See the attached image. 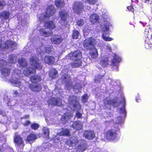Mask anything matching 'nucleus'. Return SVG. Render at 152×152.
I'll use <instances>...</instances> for the list:
<instances>
[{"mask_svg": "<svg viewBox=\"0 0 152 152\" xmlns=\"http://www.w3.org/2000/svg\"><path fill=\"white\" fill-rule=\"evenodd\" d=\"M7 62L3 60H0V67H2L7 65ZM13 72H12L11 77H9L10 74V69L8 68H2L1 70V77L3 78H6L15 86L19 87L21 86V83L18 78L19 75L21 73V71L18 69H13Z\"/></svg>", "mask_w": 152, "mask_h": 152, "instance_id": "f257e3e1", "label": "nucleus"}, {"mask_svg": "<svg viewBox=\"0 0 152 152\" xmlns=\"http://www.w3.org/2000/svg\"><path fill=\"white\" fill-rule=\"evenodd\" d=\"M70 59L74 61L73 63L70 65L72 67H77L81 65L82 61L81 59L82 57L81 52L80 50H77L70 53L69 54Z\"/></svg>", "mask_w": 152, "mask_h": 152, "instance_id": "f03ea898", "label": "nucleus"}, {"mask_svg": "<svg viewBox=\"0 0 152 152\" xmlns=\"http://www.w3.org/2000/svg\"><path fill=\"white\" fill-rule=\"evenodd\" d=\"M67 144L69 146L76 147V145H79L77 146V151L79 152H82L86 149V144L85 141L82 140L79 144V141L77 137L72 138V141H68L67 142Z\"/></svg>", "mask_w": 152, "mask_h": 152, "instance_id": "7ed1b4c3", "label": "nucleus"}, {"mask_svg": "<svg viewBox=\"0 0 152 152\" xmlns=\"http://www.w3.org/2000/svg\"><path fill=\"white\" fill-rule=\"evenodd\" d=\"M56 10L54 6L52 5H50L48 7L45 14L43 13L39 15L37 17L40 22H41L46 19L47 18L53 16Z\"/></svg>", "mask_w": 152, "mask_h": 152, "instance_id": "20e7f679", "label": "nucleus"}, {"mask_svg": "<svg viewBox=\"0 0 152 152\" xmlns=\"http://www.w3.org/2000/svg\"><path fill=\"white\" fill-rule=\"evenodd\" d=\"M109 24L108 22H106V23L104 25L102 26L101 27L103 31L102 37L104 40L106 41H110L113 40V38L108 36V34H109Z\"/></svg>", "mask_w": 152, "mask_h": 152, "instance_id": "39448f33", "label": "nucleus"}, {"mask_svg": "<svg viewBox=\"0 0 152 152\" xmlns=\"http://www.w3.org/2000/svg\"><path fill=\"white\" fill-rule=\"evenodd\" d=\"M96 40L92 37L87 38L84 41V47L88 50H91L94 48V45L96 44Z\"/></svg>", "mask_w": 152, "mask_h": 152, "instance_id": "423d86ee", "label": "nucleus"}, {"mask_svg": "<svg viewBox=\"0 0 152 152\" xmlns=\"http://www.w3.org/2000/svg\"><path fill=\"white\" fill-rule=\"evenodd\" d=\"M69 102L70 104L69 105L71 109L74 110V108L77 110H80L81 107L79 103L77 101L76 97L74 96L70 97L68 98Z\"/></svg>", "mask_w": 152, "mask_h": 152, "instance_id": "0eeeda50", "label": "nucleus"}, {"mask_svg": "<svg viewBox=\"0 0 152 152\" xmlns=\"http://www.w3.org/2000/svg\"><path fill=\"white\" fill-rule=\"evenodd\" d=\"M111 60L112 61V64L113 66L115 65L113 67V69H115V68H116V70L117 71L118 69V67L117 66L115 65L113 62V61H112V59H111L110 58H108L107 57L105 56L102 57L100 61V64L103 67H106L109 64V62Z\"/></svg>", "mask_w": 152, "mask_h": 152, "instance_id": "6e6552de", "label": "nucleus"}, {"mask_svg": "<svg viewBox=\"0 0 152 152\" xmlns=\"http://www.w3.org/2000/svg\"><path fill=\"white\" fill-rule=\"evenodd\" d=\"M84 5L82 2L79 1L75 2L73 5V9L76 13H80L82 10Z\"/></svg>", "mask_w": 152, "mask_h": 152, "instance_id": "1a4fd4ad", "label": "nucleus"}, {"mask_svg": "<svg viewBox=\"0 0 152 152\" xmlns=\"http://www.w3.org/2000/svg\"><path fill=\"white\" fill-rule=\"evenodd\" d=\"M38 59L35 56H32L30 59V63L33 66L38 69H42V66L37 61Z\"/></svg>", "mask_w": 152, "mask_h": 152, "instance_id": "9d476101", "label": "nucleus"}, {"mask_svg": "<svg viewBox=\"0 0 152 152\" xmlns=\"http://www.w3.org/2000/svg\"><path fill=\"white\" fill-rule=\"evenodd\" d=\"M49 105L61 106L62 105L61 100L59 98H51L48 101Z\"/></svg>", "mask_w": 152, "mask_h": 152, "instance_id": "9b49d317", "label": "nucleus"}, {"mask_svg": "<svg viewBox=\"0 0 152 152\" xmlns=\"http://www.w3.org/2000/svg\"><path fill=\"white\" fill-rule=\"evenodd\" d=\"M116 131L114 129L109 130L106 133L105 137L108 140H113L117 136Z\"/></svg>", "mask_w": 152, "mask_h": 152, "instance_id": "f8f14e48", "label": "nucleus"}, {"mask_svg": "<svg viewBox=\"0 0 152 152\" xmlns=\"http://www.w3.org/2000/svg\"><path fill=\"white\" fill-rule=\"evenodd\" d=\"M14 141L16 145L24 146L23 141L21 137L17 133H15L14 138Z\"/></svg>", "mask_w": 152, "mask_h": 152, "instance_id": "ddd939ff", "label": "nucleus"}, {"mask_svg": "<svg viewBox=\"0 0 152 152\" xmlns=\"http://www.w3.org/2000/svg\"><path fill=\"white\" fill-rule=\"evenodd\" d=\"M111 104L115 107H117L119 105V103L115 100H110L109 98H106L104 100V105L106 106L107 105Z\"/></svg>", "mask_w": 152, "mask_h": 152, "instance_id": "4468645a", "label": "nucleus"}, {"mask_svg": "<svg viewBox=\"0 0 152 152\" xmlns=\"http://www.w3.org/2000/svg\"><path fill=\"white\" fill-rule=\"evenodd\" d=\"M59 15L61 20L65 21L69 17V12L65 10H61L59 12Z\"/></svg>", "mask_w": 152, "mask_h": 152, "instance_id": "2eb2a0df", "label": "nucleus"}, {"mask_svg": "<svg viewBox=\"0 0 152 152\" xmlns=\"http://www.w3.org/2000/svg\"><path fill=\"white\" fill-rule=\"evenodd\" d=\"M29 88L32 91L37 92L40 91L42 89L40 85L34 83L29 84Z\"/></svg>", "mask_w": 152, "mask_h": 152, "instance_id": "dca6fc26", "label": "nucleus"}, {"mask_svg": "<svg viewBox=\"0 0 152 152\" xmlns=\"http://www.w3.org/2000/svg\"><path fill=\"white\" fill-rule=\"evenodd\" d=\"M83 136L86 138L91 140L95 137V134L94 132L91 131H85L83 133Z\"/></svg>", "mask_w": 152, "mask_h": 152, "instance_id": "f3484780", "label": "nucleus"}, {"mask_svg": "<svg viewBox=\"0 0 152 152\" xmlns=\"http://www.w3.org/2000/svg\"><path fill=\"white\" fill-rule=\"evenodd\" d=\"M72 117V114L70 113H67L63 115L61 118V122L65 124Z\"/></svg>", "mask_w": 152, "mask_h": 152, "instance_id": "a211bd4d", "label": "nucleus"}, {"mask_svg": "<svg viewBox=\"0 0 152 152\" xmlns=\"http://www.w3.org/2000/svg\"><path fill=\"white\" fill-rule=\"evenodd\" d=\"M35 72V69L33 68H27L26 69H24L23 71V74L28 77L31 76V74H34Z\"/></svg>", "mask_w": 152, "mask_h": 152, "instance_id": "6ab92c4d", "label": "nucleus"}, {"mask_svg": "<svg viewBox=\"0 0 152 152\" xmlns=\"http://www.w3.org/2000/svg\"><path fill=\"white\" fill-rule=\"evenodd\" d=\"M5 48H11L14 49L16 48L17 44L15 42L10 40H7L5 42Z\"/></svg>", "mask_w": 152, "mask_h": 152, "instance_id": "aec40b11", "label": "nucleus"}, {"mask_svg": "<svg viewBox=\"0 0 152 152\" xmlns=\"http://www.w3.org/2000/svg\"><path fill=\"white\" fill-rule=\"evenodd\" d=\"M50 40L53 43L55 44H59L62 41V39L57 35H54L53 36Z\"/></svg>", "mask_w": 152, "mask_h": 152, "instance_id": "412c9836", "label": "nucleus"}, {"mask_svg": "<svg viewBox=\"0 0 152 152\" xmlns=\"http://www.w3.org/2000/svg\"><path fill=\"white\" fill-rule=\"evenodd\" d=\"M44 25L45 27L51 30L55 28L56 27L55 23L51 20L47 21L45 23Z\"/></svg>", "mask_w": 152, "mask_h": 152, "instance_id": "4be33fe9", "label": "nucleus"}, {"mask_svg": "<svg viewBox=\"0 0 152 152\" xmlns=\"http://www.w3.org/2000/svg\"><path fill=\"white\" fill-rule=\"evenodd\" d=\"M90 19L91 23L94 24L99 21V16L96 14H93L90 17Z\"/></svg>", "mask_w": 152, "mask_h": 152, "instance_id": "5701e85b", "label": "nucleus"}, {"mask_svg": "<svg viewBox=\"0 0 152 152\" xmlns=\"http://www.w3.org/2000/svg\"><path fill=\"white\" fill-rule=\"evenodd\" d=\"M44 60L46 63L51 64L54 62L55 59L53 56H47L45 57Z\"/></svg>", "mask_w": 152, "mask_h": 152, "instance_id": "b1692460", "label": "nucleus"}, {"mask_svg": "<svg viewBox=\"0 0 152 152\" xmlns=\"http://www.w3.org/2000/svg\"><path fill=\"white\" fill-rule=\"evenodd\" d=\"M72 127L73 129L77 130L81 129L82 128L83 125L81 122L77 121L73 123Z\"/></svg>", "mask_w": 152, "mask_h": 152, "instance_id": "393cba45", "label": "nucleus"}, {"mask_svg": "<svg viewBox=\"0 0 152 152\" xmlns=\"http://www.w3.org/2000/svg\"><path fill=\"white\" fill-rule=\"evenodd\" d=\"M39 49L43 53L44 52L48 53L49 52L53 51V48L50 45L47 46L45 48V47L44 46H42L40 47Z\"/></svg>", "mask_w": 152, "mask_h": 152, "instance_id": "a878e982", "label": "nucleus"}, {"mask_svg": "<svg viewBox=\"0 0 152 152\" xmlns=\"http://www.w3.org/2000/svg\"><path fill=\"white\" fill-rule=\"evenodd\" d=\"M37 138V136L35 134H31L28 136L26 141L28 142H33Z\"/></svg>", "mask_w": 152, "mask_h": 152, "instance_id": "bb28decb", "label": "nucleus"}, {"mask_svg": "<svg viewBox=\"0 0 152 152\" xmlns=\"http://www.w3.org/2000/svg\"><path fill=\"white\" fill-rule=\"evenodd\" d=\"M40 34L42 36L45 37H49L53 34L52 32H47L45 31V30L43 28L40 29Z\"/></svg>", "mask_w": 152, "mask_h": 152, "instance_id": "cd10ccee", "label": "nucleus"}, {"mask_svg": "<svg viewBox=\"0 0 152 152\" xmlns=\"http://www.w3.org/2000/svg\"><path fill=\"white\" fill-rule=\"evenodd\" d=\"M92 50L90 53V55L92 58H96L98 56V53L97 49L94 48H92Z\"/></svg>", "mask_w": 152, "mask_h": 152, "instance_id": "c85d7f7f", "label": "nucleus"}, {"mask_svg": "<svg viewBox=\"0 0 152 152\" xmlns=\"http://www.w3.org/2000/svg\"><path fill=\"white\" fill-rule=\"evenodd\" d=\"M41 79V77L37 75L31 76L30 77L31 81L34 83L40 81Z\"/></svg>", "mask_w": 152, "mask_h": 152, "instance_id": "c756f323", "label": "nucleus"}, {"mask_svg": "<svg viewBox=\"0 0 152 152\" xmlns=\"http://www.w3.org/2000/svg\"><path fill=\"white\" fill-rule=\"evenodd\" d=\"M18 63L20 66L25 67L27 65V62L26 60L24 58H21L18 60Z\"/></svg>", "mask_w": 152, "mask_h": 152, "instance_id": "7c9ffc66", "label": "nucleus"}, {"mask_svg": "<svg viewBox=\"0 0 152 152\" xmlns=\"http://www.w3.org/2000/svg\"><path fill=\"white\" fill-rule=\"evenodd\" d=\"M56 5L57 7H62L64 6V0H56L55 2Z\"/></svg>", "mask_w": 152, "mask_h": 152, "instance_id": "2f4dec72", "label": "nucleus"}, {"mask_svg": "<svg viewBox=\"0 0 152 152\" xmlns=\"http://www.w3.org/2000/svg\"><path fill=\"white\" fill-rule=\"evenodd\" d=\"M10 13L8 11L4 12L1 13L0 17L4 19H6L9 18Z\"/></svg>", "mask_w": 152, "mask_h": 152, "instance_id": "473e14b6", "label": "nucleus"}, {"mask_svg": "<svg viewBox=\"0 0 152 152\" xmlns=\"http://www.w3.org/2000/svg\"><path fill=\"white\" fill-rule=\"evenodd\" d=\"M57 71L55 69H53L49 73L50 77L52 78H55L57 76Z\"/></svg>", "mask_w": 152, "mask_h": 152, "instance_id": "72a5a7b5", "label": "nucleus"}, {"mask_svg": "<svg viewBox=\"0 0 152 152\" xmlns=\"http://www.w3.org/2000/svg\"><path fill=\"white\" fill-rule=\"evenodd\" d=\"M43 132L46 138H48L49 134V130L47 127H44L42 129Z\"/></svg>", "mask_w": 152, "mask_h": 152, "instance_id": "f704fd0d", "label": "nucleus"}, {"mask_svg": "<svg viewBox=\"0 0 152 152\" xmlns=\"http://www.w3.org/2000/svg\"><path fill=\"white\" fill-rule=\"evenodd\" d=\"M145 47L147 49H149L152 47V42L151 43L150 41H149V39H147L145 40Z\"/></svg>", "mask_w": 152, "mask_h": 152, "instance_id": "c9c22d12", "label": "nucleus"}, {"mask_svg": "<svg viewBox=\"0 0 152 152\" xmlns=\"http://www.w3.org/2000/svg\"><path fill=\"white\" fill-rule=\"evenodd\" d=\"M80 37V35L79 32L76 30H74L73 32L72 37L75 39H78Z\"/></svg>", "mask_w": 152, "mask_h": 152, "instance_id": "e433bc0d", "label": "nucleus"}, {"mask_svg": "<svg viewBox=\"0 0 152 152\" xmlns=\"http://www.w3.org/2000/svg\"><path fill=\"white\" fill-rule=\"evenodd\" d=\"M9 62L10 63H14L16 62V57L12 55H10L9 57Z\"/></svg>", "mask_w": 152, "mask_h": 152, "instance_id": "4c0bfd02", "label": "nucleus"}, {"mask_svg": "<svg viewBox=\"0 0 152 152\" xmlns=\"http://www.w3.org/2000/svg\"><path fill=\"white\" fill-rule=\"evenodd\" d=\"M69 131L67 129H62L61 132L59 133V135H67L69 136Z\"/></svg>", "mask_w": 152, "mask_h": 152, "instance_id": "58836bf2", "label": "nucleus"}, {"mask_svg": "<svg viewBox=\"0 0 152 152\" xmlns=\"http://www.w3.org/2000/svg\"><path fill=\"white\" fill-rule=\"evenodd\" d=\"M62 78L63 79L65 80V81H69L70 79V75L67 74H65L62 77Z\"/></svg>", "mask_w": 152, "mask_h": 152, "instance_id": "ea45409f", "label": "nucleus"}, {"mask_svg": "<svg viewBox=\"0 0 152 152\" xmlns=\"http://www.w3.org/2000/svg\"><path fill=\"white\" fill-rule=\"evenodd\" d=\"M39 127V125L36 123L32 124L31 126V128L34 130H37Z\"/></svg>", "mask_w": 152, "mask_h": 152, "instance_id": "a19ab883", "label": "nucleus"}, {"mask_svg": "<svg viewBox=\"0 0 152 152\" xmlns=\"http://www.w3.org/2000/svg\"><path fill=\"white\" fill-rule=\"evenodd\" d=\"M21 24L23 26H25L28 23L27 20L26 18L24 17L23 18H22L21 20Z\"/></svg>", "mask_w": 152, "mask_h": 152, "instance_id": "79ce46f5", "label": "nucleus"}, {"mask_svg": "<svg viewBox=\"0 0 152 152\" xmlns=\"http://www.w3.org/2000/svg\"><path fill=\"white\" fill-rule=\"evenodd\" d=\"M86 2L91 4L94 5L97 2L98 0H85Z\"/></svg>", "mask_w": 152, "mask_h": 152, "instance_id": "37998d69", "label": "nucleus"}, {"mask_svg": "<svg viewBox=\"0 0 152 152\" xmlns=\"http://www.w3.org/2000/svg\"><path fill=\"white\" fill-rule=\"evenodd\" d=\"M88 96L87 94L84 95L82 97V100L83 102H85L87 101Z\"/></svg>", "mask_w": 152, "mask_h": 152, "instance_id": "c03bdc74", "label": "nucleus"}, {"mask_svg": "<svg viewBox=\"0 0 152 152\" xmlns=\"http://www.w3.org/2000/svg\"><path fill=\"white\" fill-rule=\"evenodd\" d=\"M77 23L79 26H82L84 24V20L82 19L79 20L77 21Z\"/></svg>", "mask_w": 152, "mask_h": 152, "instance_id": "a18cd8bd", "label": "nucleus"}, {"mask_svg": "<svg viewBox=\"0 0 152 152\" xmlns=\"http://www.w3.org/2000/svg\"><path fill=\"white\" fill-rule=\"evenodd\" d=\"M117 121H116V123L117 124H119L122 122L123 119L121 118L118 117L117 119Z\"/></svg>", "mask_w": 152, "mask_h": 152, "instance_id": "49530a36", "label": "nucleus"}, {"mask_svg": "<svg viewBox=\"0 0 152 152\" xmlns=\"http://www.w3.org/2000/svg\"><path fill=\"white\" fill-rule=\"evenodd\" d=\"M101 77L100 76H98L96 78H95V81L96 83H97L98 82H99L100 79H101Z\"/></svg>", "mask_w": 152, "mask_h": 152, "instance_id": "de8ad7c7", "label": "nucleus"}, {"mask_svg": "<svg viewBox=\"0 0 152 152\" xmlns=\"http://www.w3.org/2000/svg\"><path fill=\"white\" fill-rule=\"evenodd\" d=\"M120 112L123 113L124 116L125 115V110L124 107H123L120 109Z\"/></svg>", "mask_w": 152, "mask_h": 152, "instance_id": "09e8293b", "label": "nucleus"}, {"mask_svg": "<svg viewBox=\"0 0 152 152\" xmlns=\"http://www.w3.org/2000/svg\"><path fill=\"white\" fill-rule=\"evenodd\" d=\"M82 116V114L80 113L79 112H77L76 114L75 117L77 118H81Z\"/></svg>", "mask_w": 152, "mask_h": 152, "instance_id": "8fccbe9b", "label": "nucleus"}, {"mask_svg": "<svg viewBox=\"0 0 152 152\" xmlns=\"http://www.w3.org/2000/svg\"><path fill=\"white\" fill-rule=\"evenodd\" d=\"M106 49L108 50L109 51H111L112 50L111 47L110 46V45L107 44L106 45Z\"/></svg>", "mask_w": 152, "mask_h": 152, "instance_id": "3c124183", "label": "nucleus"}, {"mask_svg": "<svg viewBox=\"0 0 152 152\" xmlns=\"http://www.w3.org/2000/svg\"><path fill=\"white\" fill-rule=\"evenodd\" d=\"M4 5V2H0V9L2 8V7Z\"/></svg>", "mask_w": 152, "mask_h": 152, "instance_id": "603ef678", "label": "nucleus"}, {"mask_svg": "<svg viewBox=\"0 0 152 152\" xmlns=\"http://www.w3.org/2000/svg\"><path fill=\"white\" fill-rule=\"evenodd\" d=\"M30 124V122L29 121H27L25 123L24 125L25 126H27Z\"/></svg>", "mask_w": 152, "mask_h": 152, "instance_id": "864d4df0", "label": "nucleus"}, {"mask_svg": "<svg viewBox=\"0 0 152 152\" xmlns=\"http://www.w3.org/2000/svg\"><path fill=\"white\" fill-rule=\"evenodd\" d=\"M127 8V9L129 10H132L133 9V7L132 6L128 7Z\"/></svg>", "mask_w": 152, "mask_h": 152, "instance_id": "5fc2aeb1", "label": "nucleus"}, {"mask_svg": "<svg viewBox=\"0 0 152 152\" xmlns=\"http://www.w3.org/2000/svg\"><path fill=\"white\" fill-rule=\"evenodd\" d=\"M35 3H36V2H35V3H34L32 4V5H31L32 8H33L34 9L35 8H36V7H35Z\"/></svg>", "mask_w": 152, "mask_h": 152, "instance_id": "6e6d98bb", "label": "nucleus"}, {"mask_svg": "<svg viewBox=\"0 0 152 152\" xmlns=\"http://www.w3.org/2000/svg\"><path fill=\"white\" fill-rule=\"evenodd\" d=\"M14 94L17 96V95L18 94V93L17 91H14Z\"/></svg>", "mask_w": 152, "mask_h": 152, "instance_id": "4d7b16f0", "label": "nucleus"}, {"mask_svg": "<svg viewBox=\"0 0 152 152\" xmlns=\"http://www.w3.org/2000/svg\"><path fill=\"white\" fill-rule=\"evenodd\" d=\"M2 45V41L1 39H0V48H1Z\"/></svg>", "mask_w": 152, "mask_h": 152, "instance_id": "13d9d810", "label": "nucleus"}, {"mask_svg": "<svg viewBox=\"0 0 152 152\" xmlns=\"http://www.w3.org/2000/svg\"><path fill=\"white\" fill-rule=\"evenodd\" d=\"M74 91L75 92H76V93H77L78 92V91H77L76 89H75V87H74Z\"/></svg>", "mask_w": 152, "mask_h": 152, "instance_id": "bf43d9fd", "label": "nucleus"}, {"mask_svg": "<svg viewBox=\"0 0 152 152\" xmlns=\"http://www.w3.org/2000/svg\"><path fill=\"white\" fill-rule=\"evenodd\" d=\"M114 60H115L117 62H119L120 61V60H119L116 59L115 58H114Z\"/></svg>", "mask_w": 152, "mask_h": 152, "instance_id": "052dcab7", "label": "nucleus"}, {"mask_svg": "<svg viewBox=\"0 0 152 152\" xmlns=\"http://www.w3.org/2000/svg\"><path fill=\"white\" fill-rule=\"evenodd\" d=\"M29 117V116L28 115H26L25 116V118H28Z\"/></svg>", "mask_w": 152, "mask_h": 152, "instance_id": "680f3d73", "label": "nucleus"}, {"mask_svg": "<svg viewBox=\"0 0 152 152\" xmlns=\"http://www.w3.org/2000/svg\"><path fill=\"white\" fill-rule=\"evenodd\" d=\"M138 99H136V102H138Z\"/></svg>", "mask_w": 152, "mask_h": 152, "instance_id": "e2e57ef3", "label": "nucleus"}, {"mask_svg": "<svg viewBox=\"0 0 152 152\" xmlns=\"http://www.w3.org/2000/svg\"><path fill=\"white\" fill-rule=\"evenodd\" d=\"M61 75H62V73H61Z\"/></svg>", "mask_w": 152, "mask_h": 152, "instance_id": "0e129e2a", "label": "nucleus"}]
</instances>
